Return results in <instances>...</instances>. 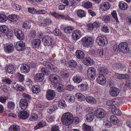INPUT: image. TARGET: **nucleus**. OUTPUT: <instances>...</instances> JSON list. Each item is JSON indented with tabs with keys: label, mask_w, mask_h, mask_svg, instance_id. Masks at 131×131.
I'll list each match as a JSON object with an SVG mask.
<instances>
[{
	"label": "nucleus",
	"mask_w": 131,
	"mask_h": 131,
	"mask_svg": "<svg viewBox=\"0 0 131 131\" xmlns=\"http://www.w3.org/2000/svg\"><path fill=\"white\" fill-rule=\"evenodd\" d=\"M73 116L69 112L66 113L62 116L61 120L62 123L64 125L68 126L71 124L73 122Z\"/></svg>",
	"instance_id": "f257e3e1"
},
{
	"label": "nucleus",
	"mask_w": 131,
	"mask_h": 131,
	"mask_svg": "<svg viewBox=\"0 0 131 131\" xmlns=\"http://www.w3.org/2000/svg\"><path fill=\"white\" fill-rule=\"evenodd\" d=\"M96 41L99 46H106L108 42L107 39L104 36H98L97 38Z\"/></svg>",
	"instance_id": "f03ea898"
},
{
	"label": "nucleus",
	"mask_w": 131,
	"mask_h": 131,
	"mask_svg": "<svg viewBox=\"0 0 131 131\" xmlns=\"http://www.w3.org/2000/svg\"><path fill=\"white\" fill-rule=\"evenodd\" d=\"M94 39L91 37H85L82 39V44L85 47L90 46L94 42Z\"/></svg>",
	"instance_id": "7ed1b4c3"
},
{
	"label": "nucleus",
	"mask_w": 131,
	"mask_h": 131,
	"mask_svg": "<svg viewBox=\"0 0 131 131\" xmlns=\"http://www.w3.org/2000/svg\"><path fill=\"white\" fill-rule=\"evenodd\" d=\"M119 51L124 53H127L129 51L128 44L126 42H121L118 45Z\"/></svg>",
	"instance_id": "20e7f679"
},
{
	"label": "nucleus",
	"mask_w": 131,
	"mask_h": 131,
	"mask_svg": "<svg viewBox=\"0 0 131 131\" xmlns=\"http://www.w3.org/2000/svg\"><path fill=\"white\" fill-rule=\"evenodd\" d=\"M95 114L97 118H102L105 116L106 113L103 109L99 108L95 110Z\"/></svg>",
	"instance_id": "39448f33"
},
{
	"label": "nucleus",
	"mask_w": 131,
	"mask_h": 131,
	"mask_svg": "<svg viewBox=\"0 0 131 131\" xmlns=\"http://www.w3.org/2000/svg\"><path fill=\"white\" fill-rule=\"evenodd\" d=\"M25 44L24 42L20 41L16 42L14 44V47L17 50L22 51L25 48Z\"/></svg>",
	"instance_id": "423d86ee"
},
{
	"label": "nucleus",
	"mask_w": 131,
	"mask_h": 131,
	"mask_svg": "<svg viewBox=\"0 0 131 131\" xmlns=\"http://www.w3.org/2000/svg\"><path fill=\"white\" fill-rule=\"evenodd\" d=\"M110 4L108 2H103L100 5L99 9L102 11H106L110 8Z\"/></svg>",
	"instance_id": "0eeeda50"
},
{
	"label": "nucleus",
	"mask_w": 131,
	"mask_h": 131,
	"mask_svg": "<svg viewBox=\"0 0 131 131\" xmlns=\"http://www.w3.org/2000/svg\"><path fill=\"white\" fill-rule=\"evenodd\" d=\"M49 79L53 84H56L60 82V78L58 75L55 74H52L49 77Z\"/></svg>",
	"instance_id": "6e6552de"
},
{
	"label": "nucleus",
	"mask_w": 131,
	"mask_h": 131,
	"mask_svg": "<svg viewBox=\"0 0 131 131\" xmlns=\"http://www.w3.org/2000/svg\"><path fill=\"white\" fill-rule=\"evenodd\" d=\"M87 75L89 78L93 79L96 75V69L92 67L89 68L88 70Z\"/></svg>",
	"instance_id": "1a4fd4ad"
},
{
	"label": "nucleus",
	"mask_w": 131,
	"mask_h": 131,
	"mask_svg": "<svg viewBox=\"0 0 131 131\" xmlns=\"http://www.w3.org/2000/svg\"><path fill=\"white\" fill-rule=\"evenodd\" d=\"M14 32L18 39L22 40L24 38V35L22 31L19 29L15 28L14 30Z\"/></svg>",
	"instance_id": "9d476101"
},
{
	"label": "nucleus",
	"mask_w": 131,
	"mask_h": 131,
	"mask_svg": "<svg viewBox=\"0 0 131 131\" xmlns=\"http://www.w3.org/2000/svg\"><path fill=\"white\" fill-rule=\"evenodd\" d=\"M91 52L94 55L97 57H102L103 55V49L102 48H99L96 50H92Z\"/></svg>",
	"instance_id": "9b49d317"
},
{
	"label": "nucleus",
	"mask_w": 131,
	"mask_h": 131,
	"mask_svg": "<svg viewBox=\"0 0 131 131\" xmlns=\"http://www.w3.org/2000/svg\"><path fill=\"white\" fill-rule=\"evenodd\" d=\"M43 41L45 46H49L52 44V40L51 38L48 36H44L43 38Z\"/></svg>",
	"instance_id": "f8f14e48"
},
{
	"label": "nucleus",
	"mask_w": 131,
	"mask_h": 131,
	"mask_svg": "<svg viewBox=\"0 0 131 131\" xmlns=\"http://www.w3.org/2000/svg\"><path fill=\"white\" fill-rule=\"evenodd\" d=\"M55 95V93L53 90H49L46 92V98L48 100H51L54 99Z\"/></svg>",
	"instance_id": "ddd939ff"
},
{
	"label": "nucleus",
	"mask_w": 131,
	"mask_h": 131,
	"mask_svg": "<svg viewBox=\"0 0 131 131\" xmlns=\"http://www.w3.org/2000/svg\"><path fill=\"white\" fill-rule=\"evenodd\" d=\"M81 36V32L78 29L74 30L72 35L73 39L74 40H77L79 39Z\"/></svg>",
	"instance_id": "4468645a"
},
{
	"label": "nucleus",
	"mask_w": 131,
	"mask_h": 131,
	"mask_svg": "<svg viewBox=\"0 0 131 131\" xmlns=\"http://www.w3.org/2000/svg\"><path fill=\"white\" fill-rule=\"evenodd\" d=\"M29 111H21L18 113V117L23 119H25L27 118L29 115Z\"/></svg>",
	"instance_id": "2eb2a0df"
},
{
	"label": "nucleus",
	"mask_w": 131,
	"mask_h": 131,
	"mask_svg": "<svg viewBox=\"0 0 131 131\" xmlns=\"http://www.w3.org/2000/svg\"><path fill=\"white\" fill-rule=\"evenodd\" d=\"M98 82L100 84L104 85L106 82V79L103 75L99 74L97 78Z\"/></svg>",
	"instance_id": "dca6fc26"
},
{
	"label": "nucleus",
	"mask_w": 131,
	"mask_h": 131,
	"mask_svg": "<svg viewBox=\"0 0 131 131\" xmlns=\"http://www.w3.org/2000/svg\"><path fill=\"white\" fill-rule=\"evenodd\" d=\"M109 92L111 96L115 97L118 94L119 91L117 88L114 87H112L110 88Z\"/></svg>",
	"instance_id": "f3484780"
},
{
	"label": "nucleus",
	"mask_w": 131,
	"mask_h": 131,
	"mask_svg": "<svg viewBox=\"0 0 131 131\" xmlns=\"http://www.w3.org/2000/svg\"><path fill=\"white\" fill-rule=\"evenodd\" d=\"M28 102L26 100L23 99L20 100L19 103V106L23 110H25L28 106Z\"/></svg>",
	"instance_id": "a211bd4d"
},
{
	"label": "nucleus",
	"mask_w": 131,
	"mask_h": 131,
	"mask_svg": "<svg viewBox=\"0 0 131 131\" xmlns=\"http://www.w3.org/2000/svg\"><path fill=\"white\" fill-rule=\"evenodd\" d=\"M45 75L42 73H38L36 74L34 77V80L38 82H41L43 80Z\"/></svg>",
	"instance_id": "6ab92c4d"
},
{
	"label": "nucleus",
	"mask_w": 131,
	"mask_h": 131,
	"mask_svg": "<svg viewBox=\"0 0 131 131\" xmlns=\"http://www.w3.org/2000/svg\"><path fill=\"white\" fill-rule=\"evenodd\" d=\"M43 64L46 67L51 69L54 72H57L58 71V69L57 68L50 63L45 61L43 63Z\"/></svg>",
	"instance_id": "aec40b11"
},
{
	"label": "nucleus",
	"mask_w": 131,
	"mask_h": 131,
	"mask_svg": "<svg viewBox=\"0 0 131 131\" xmlns=\"http://www.w3.org/2000/svg\"><path fill=\"white\" fill-rule=\"evenodd\" d=\"M5 69L6 73L12 74L15 72L14 67L12 65H8L6 66Z\"/></svg>",
	"instance_id": "412c9836"
},
{
	"label": "nucleus",
	"mask_w": 131,
	"mask_h": 131,
	"mask_svg": "<svg viewBox=\"0 0 131 131\" xmlns=\"http://www.w3.org/2000/svg\"><path fill=\"white\" fill-rule=\"evenodd\" d=\"M13 88L17 91H23L25 90L24 87L20 86L19 85L16 84V82L13 83Z\"/></svg>",
	"instance_id": "4be33fe9"
},
{
	"label": "nucleus",
	"mask_w": 131,
	"mask_h": 131,
	"mask_svg": "<svg viewBox=\"0 0 131 131\" xmlns=\"http://www.w3.org/2000/svg\"><path fill=\"white\" fill-rule=\"evenodd\" d=\"M30 70L29 67L25 64H23L20 68V71L22 73H27Z\"/></svg>",
	"instance_id": "5701e85b"
},
{
	"label": "nucleus",
	"mask_w": 131,
	"mask_h": 131,
	"mask_svg": "<svg viewBox=\"0 0 131 131\" xmlns=\"http://www.w3.org/2000/svg\"><path fill=\"white\" fill-rule=\"evenodd\" d=\"M83 62L84 64L87 66H91L93 64V60L89 57H86L83 60Z\"/></svg>",
	"instance_id": "b1692460"
},
{
	"label": "nucleus",
	"mask_w": 131,
	"mask_h": 131,
	"mask_svg": "<svg viewBox=\"0 0 131 131\" xmlns=\"http://www.w3.org/2000/svg\"><path fill=\"white\" fill-rule=\"evenodd\" d=\"M118 6L120 9L123 10L127 9L128 7V5L123 1H121L119 3Z\"/></svg>",
	"instance_id": "393cba45"
},
{
	"label": "nucleus",
	"mask_w": 131,
	"mask_h": 131,
	"mask_svg": "<svg viewBox=\"0 0 131 131\" xmlns=\"http://www.w3.org/2000/svg\"><path fill=\"white\" fill-rule=\"evenodd\" d=\"M46 125V123L45 121H41L36 124L34 127L35 130H36L42 128L45 126Z\"/></svg>",
	"instance_id": "a878e982"
},
{
	"label": "nucleus",
	"mask_w": 131,
	"mask_h": 131,
	"mask_svg": "<svg viewBox=\"0 0 131 131\" xmlns=\"http://www.w3.org/2000/svg\"><path fill=\"white\" fill-rule=\"evenodd\" d=\"M41 43V41L39 39H36L32 41V46L34 48L38 47Z\"/></svg>",
	"instance_id": "bb28decb"
},
{
	"label": "nucleus",
	"mask_w": 131,
	"mask_h": 131,
	"mask_svg": "<svg viewBox=\"0 0 131 131\" xmlns=\"http://www.w3.org/2000/svg\"><path fill=\"white\" fill-rule=\"evenodd\" d=\"M115 77L116 78L119 79H127L129 78V76L128 75L118 73H116Z\"/></svg>",
	"instance_id": "cd10ccee"
},
{
	"label": "nucleus",
	"mask_w": 131,
	"mask_h": 131,
	"mask_svg": "<svg viewBox=\"0 0 131 131\" xmlns=\"http://www.w3.org/2000/svg\"><path fill=\"white\" fill-rule=\"evenodd\" d=\"M86 99L87 102L89 103L93 104L96 103L97 102L96 99L94 97L91 96H87Z\"/></svg>",
	"instance_id": "c85d7f7f"
},
{
	"label": "nucleus",
	"mask_w": 131,
	"mask_h": 131,
	"mask_svg": "<svg viewBox=\"0 0 131 131\" xmlns=\"http://www.w3.org/2000/svg\"><path fill=\"white\" fill-rule=\"evenodd\" d=\"M8 20L10 21H16L18 20V16L16 15H10L8 16Z\"/></svg>",
	"instance_id": "c756f323"
},
{
	"label": "nucleus",
	"mask_w": 131,
	"mask_h": 131,
	"mask_svg": "<svg viewBox=\"0 0 131 131\" xmlns=\"http://www.w3.org/2000/svg\"><path fill=\"white\" fill-rule=\"evenodd\" d=\"M111 111L114 114L117 115H120L121 114V111L117 108L114 104H113V106H112V107L111 108Z\"/></svg>",
	"instance_id": "7c9ffc66"
},
{
	"label": "nucleus",
	"mask_w": 131,
	"mask_h": 131,
	"mask_svg": "<svg viewBox=\"0 0 131 131\" xmlns=\"http://www.w3.org/2000/svg\"><path fill=\"white\" fill-rule=\"evenodd\" d=\"M110 119L111 122L115 124H116L119 122V120L115 116L112 115L111 116Z\"/></svg>",
	"instance_id": "2f4dec72"
},
{
	"label": "nucleus",
	"mask_w": 131,
	"mask_h": 131,
	"mask_svg": "<svg viewBox=\"0 0 131 131\" xmlns=\"http://www.w3.org/2000/svg\"><path fill=\"white\" fill-rule=\"evenodd\" d=\"M75 54L77 57L79 59H83L85 56L84 53L83 52L80 50L77 51Z\"/></svg>",
	"instance_id": "473e14b6"
},
{
	"label": "nucleus",
	"mask_w": 131,
	"mask_h": 131,
	"mask_svg": "<svg viewBox=\"0 0 131 131\" xmlns=\"http://www.w3.org/2000/svg\"><path fill=\"white\" fill-rule=\"evenodd\" d=\"M38 119V115L35 113H32L30 116L29 120L32 122H35L37 121Z\"/></svg>",
	"instance_id": "72a5a7b5"
},
{
	"label": "nucleus",
	"mask_w": 131,
	"mask_h": 131,
	"mask_svg": "<svg viewBox=\"0 0 131 131\" xmlns=\"http://www.w3.org/2000/svg\"><path fill=\"white\" fill-rule=\"evenodd\" d=\"M58 105L60 108L63 109L65 108L67 106L65 101L63 100L59 101L58 102Z\"/></svg>",
	"instance_id": "f704fd0d"
},
{
	"label": "nucleus",
	"mask_w": 131,
	"mask_h": 131,
	"mask_svg": "<svg viewBox=\"0 0 131 131\" xmlns=\"http://www.w3.org/2000/svg\"><path fill=\"white\" fill-rule=\"evenodd\" d=\"M94 118V113L90 112L86 116V119L88 122H90L93 120Z\"/></svg>",
	"instance_id": "c9c22d12"
},
{
	"label": "nucleus",
	"mask_w": 131,
	"mask_h": 131,
	"mask_svg": "<svg viewBox=\"0 0 131 131\" xmlns=\"http://www.w3.org/2000/svg\"><path fill=\"white\" fill-rule=\"evenodd\" d=\"M77 14L78 16L81 18L85 17L86 15L85 12L81 9L78 10L77 12Z\"/></svg>",
	"instance_id": "e433bc0d"
},
{
	"label": "nucleus",
	"mask_w": 131,
	"mask_h": 131,
	"mask_svg": "<svg viewBox=\"0 0 131 131\" xmlns=\"http://www.w3.org/2000/svg\"><path fill=\"white\" fill-rule=\"evenodd\" d=\"M32 90L34 93H37L40 92V88L37 85H33L32 86Z\"/></svg>",
	"instance_id": "4c0bfd02"
},
{
	"label": "nucleus",
	"mask_w": 131,
	"mask_h": 131,
	"mask_svg": "<svg viewBox=\"0 0 131 131\" xmlns=\"http://www.w3.org/2000/svg\"><path fill=\"white\" fill-rule=\"evenodd\" d=\"M73 80L74 82L78 83L81 81L82 79L79 75H77L73 77Z\"/></svg>",
	"instance_id": "58836bf2"
},
{
	"label": "nucleus",
	"mask_w": 131,
	"mask_h": 131,
	"mask_svg": "<svg viewBox=\"0 0 131 131\" xmlns=\"http://www.w3.org/2000/svg\"><path fill=\"white\" fill-rule=\"evenodd\" d=\"M10 131H19V127L18 125H14L11 126L9 128Z\"/></svg>",
	"instance_id": "ea45409f"
},
{
	"label": "nucleus",
	"mask_w": 131,
	"mask_h": 131,
	"mask_svg": "<svg viewBox=\"0 0 131 131\" xmlns=\"http://www.w3.org/2000/svg\"><path fill=\"white\" fill-rule=\"evenodd\" d=\"M13 49V46L12 44H10L8 45L5 48V50L8 53L12 51Z\"/></svg>",
	"instance_id": "a19ab883"
},
{
	"label": "nucleus",
	"mask_w": 131,
	"mask_h": 131,
	"mask_svg": "<svg viewBox=\"0 0 131 131\" xmlns=\"http://www.w3.org/2000/svg\"><path fill=\"white\" fill-rule=\"evenodd\" d=\"M60 74L62 77L64 78H68L69 75L68 72L66 70L61 71L60 72Z\"/></svg>",
	"instance_id": "79ce46f5"
},
{
	"label": "nucleus",
	"mask_w": 131,
	"mask_h": 131,
	"mask_svg": "<svg viewBox=\"0 0 131 131\" xmlns=\"http://www.w3.org/2000/svg\"><path fill=\"white\" fill-rule=\"evenodd\" d=\"M76 97L79 101H82L83 100L84 96L81 93H77L75 94Z\"/></svg>",
	"instance_id": "37998d69"
},
{
	"label": "nucleus",
	"mask_w": 131,
	"mask_h": 131,
	"mask_svg": "<svg viewBox=\"0 0 131 131\" xmlns=\"http://www.w3.org/2000/svg\"><path fill=\"white\" fill-rule=\"evenodd\" d=\"M74 29L73 27L71 26H68L64 29V32L67 34H69L71 33L72 31Z\"/></svg>",
	"instance_id": "c03bdc74"
},
{
	"label": "nucleus",
	"mask_w": 131,
	"mask_h": 131,
	"mask_svg": "<svg viewBox=\"0 0 131 131\" xmlns=\"http://www.w3.org/2000/svg\"><path fill=\"white\" fill-rule=\"evenodd\" d=\"M57 109V107L56 105H52L50 106L48 109V112L49 113H51L55 111Z\"/></svg>",
	"instance_id": "a18cd8bd"
},
{
	"label": "nucleus",
	"mask_w": 131,
	"mask_h": 131,
	"mask_svg": "<svg viewBox=\"0 0 131 131\" xmlns=\"http://www.w3.org/2000/svg\"><path fill=\"white\" fill-rule=\"evenodd\" d=\"M7 107L8 109L10 110H13L15 107V104L14 102L10 101L8 102Z\"/></svg>",
	"instance_id": "49530a36"
},
{
	"label": "nucleus",
	"mask_w": 131,
	"mask_h": 131,
	"mask_svg": "<svg viewBox=\"0 0 131 131\" xmlns=\"http://www.w3.org/2000/svg\"><path fill=\"white\" fill-rule=\"evenodd\" d=\"M88 85L86 84H81L78 85L79 89L82 91L86 90L88 89Z\"/></svg>",
	"instance_id": "de8ad7c7"
},
{
	"label": "nucleus",
	"mask_w": 131,
	"mask_h": 131,
	"mask_svg": "<svg viewBox=\"0 0 131 131\" xmlns=\"http://www.w3.org/2000/svg\"><path fill=\"white\" fill-rule=\"evenodd\" d=\"M69 65L71 68H75L77 66V63L75 61L72 60L69 62Z\"/></svg>",
	"instance_id": "09e8293b"
},
{
	"label": "nucleus",
	"mask_w": 131,
	"mask_h": 131,
	"mask_svg": "<svg viewBox=\"0 0 131 131\" xmlns=\"http://www.w3.org/2000/svg\"><path fill=\"white\" fill-rule=\"evenodd\" d=\"M0 30L2 32L4 33H6L8 31V29L7 27L5 25H2L0 27Z\"/></svg>",
	"instance_id": "8fccbe9b"
},
{
	"label": "nucleus",
	"mask_w": 131,
	"mask_h": 131,
	"mask_svg": "<svg viewBox=\"0 0 131 131\" xmlns=\"http://www.w3.org/2000/svg\"><path fill=\"white\" fill-rule=\"evenodd\" d=\"M16 77L19 81L22 82L24 80V77L23 75L19 73H17L16 74Z\"/></svg>",
	"instance_id": "3c124183"
},
{
	"label": "nucleus",
	"mask_w": 131,
	"mask_h": 131,
	"mask_svg": "<svg viewBox=\"0 0 131 131\" xmlns=\"http://www.w3.org/2000/svg\"><path fill=\"white\" fill-rule=\"evenodd\" d=\"M51 14L52 16H54L55 18L57 19L60 18H62L63 15H60L55 12H52L51 13Z\"/></svg>",
	"instance_id": "603ef678"
},
{
	"label": "nucleus",
	"mask_w": 131,
	"mask_h": 131,
	"mask_svg": "<svg viewBox=\"0 0 131 131\" xmlns=\"http://www.w3.org/2000/svg\"><path fill=\"white\" fill-rule=\"evenodd\" d=\"M30 26V23L27 21L24 22L23 25V28L25 29H29Z\"/></svg>",
	"instance_id": "864d4df0"
},
{
	"label": "nucleus",
	"mask_w": 131,
	"mask_h": 131,
	"mask_svg": "<svg viewBox=\"0 0 131 131\" xmlns=\"http://www.w3.org/2000/svg\"><path fill=\"white\" fill-rule=\"evenodd\" d=\"M92 3L90 2H88L84 3L83 6L86 8H89L91 7L92 6Z\"/></svg>",
	"instance_id": "5fc2aeb1"
},
{
	"label": "nucleus",
	"mask_w": 131,
	"mask_h": 131,
	"mask_svg": "<svg viewBox=\"0 0 131 131\" xmlns=\"http://www.w3.org/2000/svg\"><path fill=\"white\" fill-rule=\"evenodd\" d=\"M102 20L105 23H107L110 21V18L109 16L107 15H104L102 17Z\"/></svg>",
	"instance_id": "6e6d98bb"
},
{
	"label": "nucleus",
	"mask_w": 131,
	"mask_h": 131,
	"mask_svg": "<svg viewBox=\"0 0 131 131\" xmlns=\"http://www.w3.org/2000/svg\"><path fill=\"white\" fill-rule=\"evenodd\" d=\"M64 87L61 84H59L57 87V90L59 92H62L64 91Z\"/></svg>",
	"instance_id": "4d7b16f0"
},
{
	"label": "nucleus",
	"mask_w": 131,
	"mask_h": 131,
	"mask_svg": "<svg viewBox=\"0 0 131 131\" xmlns=\"http://www.w3.org/2000/svg\"><path fill=\"white\" fill-rule=\"evenodd\" d=\"M28 11L30 13L32 14H36L37 10L34 7H29L27 9Z\"/></svg>",
	"instance_id": "13d9d810"
},
{
	"label": "nucleus",
	"mask_w": 131,
	"mask_h": 131,
	"mask_svg": "<svg viewBox=\"0 0 131 131\" xmlns=\"http://www.w3.org/2000/svg\"><path fill=\"white\" fill-rule=\"evenodd\" d=\"M7 19L6 16L4 14H0V22H4Z\"/></svg>",
	"instance_id": "bf43d9fd"
},
{
	"label": "nucleus",
	"mask_w": 131,
	"mask_h": 131,
	"mask_svg": "<svg viewBox=\"0 0 131 131\" xmlns=\"http://www.w3.org/2000/svg\"><path fill=\"white\" fill-rule=\"evenodd\" d=\"M113 17L115 19L117 23H119V21L117 18V14L116 11H113L111 13Z\"/></svg>",
	"instance_id": "052dcab7"
},
{
	"label": "nucleus",
	"mask_w": 131,
	"mask_h": 131,
	"mask_svg": "<svg viewBox=\"0 0 131 131\" xmlns=\"http://www.w3.org/2000/svg\"><path fill=\"white\" fill-rule=\"evenodd\" d=\"M101 30L103 32L105 33H108L109 32V29L107 26L104 25L102 28Z\"/></svg>",
	"instance_id": "680f3d73"
},
{
	"label": "nucleus",
	"mask_w": 131,
	"mask_h": 131,
	"mask_svg": "<svg viewBox=\"0 0 131 131\" xmlns=\"http://www.w3.org/2000/svg\"><path fill=\"white\" fill-rule=\"evenodd\" d=\"M59 126L54 125L52 127L51 131H59Z\"/></svg>",
	"instance_id": "e2e57ef3"
},
{
	"label": "nucleus",
	"mask_w": 131,
	"mask_h": 131,
	"mask_svg": "<svg viewBox=\"0 0 131 131\" xmlns=\"http://www.w3.org/2000/svg\"><path fill=\"white\" fill-rule=\"evenodd\" d=\"M62 19L72 21L73 20V18H71L68 15L66 16L63 15Z\"/></svg>",
	"instance_id": "0e129e2a"
},
{
	"label": "nucleus",
	"mask_w": 131,
	"mask_h": 131,
	"mask_svg": "<svg viewBox=\"0 0 131 131\" xmlns=\"http://www.w3.org/2000/svg\"><path fill=\"white\" fill-rule=\"evenodd\" d=\"M2 81L3 82H5L6 83L8 84H10L12 82V81L9 78L4 79Z\"/></svg>",
	"instance_id": "69168bd1"
},
{
	"label": "nucleus",
	"mask_w": 131,
	"mask_h": 131,
	"mask_svg": "<svg viewBox=\"0 0 131 131\" xmlns=\"http://www.w3.org/2000/svg\"><path fill=\"white\" fill-rule=\"evenodd\" d=\"M47 12V11L46 10H37L36 14H46Z\"/></svg>",
	"instance_id": "338daca9"
},
{
	"label": "nucleus",
	"mask_w": 131,
	"mask_h": 131,
	"mask_svg": "<svg viewBox=\"0 0 131 131\" xmlns=\"http://www.w3.org/2000/svg\"><path fill=\"white\" fill-rule=\"evenodd\" d=\"M83 128L85 131H90L91 130V127L85 124L83 125Z\"/></svg>",
	"instance_id": "774afa93"
}]
</instances>
